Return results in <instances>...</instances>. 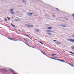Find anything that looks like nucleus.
Returning <instances> with one entry per match:
<instances>
[{
  "mask_svg": "<svg viewBox=\"0 0 74 74\" xmlns=\"http://www.w3.org/2000/svg\"><path fill=\"white\" fill-rule=\"evenodd\" d=\"M73 55H74V53H73Z\"/></svg>",
  "mask_w": 74,
  "mask_h": 74,
  "instance_id": "nucleus-39",
  "label": "nucleus"
},
{
  "mask_svg": "<svg viewBox=\"0 0 74 74\" xmlns=\"http://www.w3.org/2000/svg\"><path fill=\"white\" fill-rule=\"evenodd\" d=\"M41 52L42 53H44V52L43 51H41Z\"/></svg>",
  "mask_w": 74,
  "mask_h": 74,
  "instance_id": "nucleus-27",
  "label": "nucleus"
},
{
  "mask_svg": "<svg viewBox=\"0 0 74 74\" xmlns=\"http://www.w3.org/2000/svg\"><path fill=\"white\" fill-rule=\"evenodd\" d=\"M58 60L59 61H60V62H64V60Z\"/></svg>",
  "mask_w": 74,
  "mask_h": 74,
  "instance_id": "nucleus-9",
  "label": "nucleus"
},
{
  "mask_svg": "<svg viewBox=\"0 0 74 74\" xmlns=\"http://www.w3.org/2000/svg\"><path fill=\"white\" fill-rule=\"evenodd\" d=\"M62 26H63V27H66V26L64 25H62Z\"/></svg>",
  "mask_w": 74,
  "mask_h": 74,
  "instance_id": "nucleus-16",
  "label": "nucleus"
},
{
  "mask_svg": "<svg viewBox=\"0 0 74 74\" xmlns=\"http://www.w3.org/2000/svg\"><path fill=\"white\" fill-rule=\"evenodd\" d=\"M70 53H71V54H72L73 55V54H74V53H73L70 52Z\"/></svg>",
  "mask_w": 74,
  "mask_h": 74,
  "instance_id": "nucleus-22",
  "label": "nucleus"
},
{
  "mask_svg": "<svg viewBox=\"0 0 74 74\" xmlns=\"http://www.w3.org/2000/svg\"><path fill=\"white\" fill-rule=\"evenodd\" d=\"M4 20L5 21H7V20L6 18H5Z\"/></svg>",
  "mask_w": 74,
  "mask_h": 74,
  "instance_id": "nucleus-21",
  "label": "nucleus"
},
{
  "mask_svg": "<svg viewBox=\"0 0 74 74\" xmlns=\"http://www.w3.org/2000/svg\"><path fill=\"white\" fill-rule=\"evenodd\" d=\"M72 15L73 16H74V14H72Z\"/></svg>",
  "mask_w": 74,
  "mask_h": 74,
  "instance_id": "nucleus-25",
  "label": "nucleus"
},
{
  "mask_svg": "<svg viewBox=\"0 0 74 74\" xmlns=\"http://www.w3.org/2000/svg\"><path fill=\"white\" fill-rule=\"evenodd\" d=\"M47 28L48 29H52V27H47Z\"/></svg>",
  "mask_w": 74,
  "mask_h": 74,
  "instance_id": "nucleus-10",
  "label": "nucleus"
},
{
  "mask_svg": "<svg viewBox=\"0 0 74 74\" xmlns=\"http://www.w3.org/2000/svg\"><path fill=\"white\" fill-rule=\"evenodd\" d=\"M43 54H44V55H45V53H43Z\"/></svg>",
  "mask_w": 74,
  "mask_h": 74,
  "instance_id": "nucleus-33",
  "label": "nucleus"
},
{
  "mask_svg": "<svg viewBox=\"0 0 74 74\" xmlns=\"http://www.w3.org/2000/svg\"><path fill=\"white\" fill-rule=\"evenodd\" d=\"M22 1L23 3H25V2H26V1H23V0H22Z\"/></svg>",
  "mask_w": 74,
  "mask_h": 74,
  "instance_id": "nucleus-18",
  "label": "nucleus"
},
{
  "mask_svg": "<svg viewBox=\"0 0 74 74\" xmlns=\"http://www.w3.org/2000/svg\"><path fill=\"white\" fill-rule=\"evenodd\" d=\"M14 41H18V40H14Z\"/></svg>",
  "mask_w": 74,
  "mask_h": 74,
  "instance_id": "nucleus-31",
  "label": "nucleus"
},
{
  "mask_svg": "<svg viewBox=\"0 0 74 74\" xmlns=\"http://www.w3.org/2000/svg\"><path fill=\"white\" fill-rule=\"evenodd\" d=\"M25 43V44H26V45H28V44H27V43Z\"/></svg>",
  "mask_w": 74,
  "mask_h": 74,
  "instance_id": "nucleus-30",
  "label": "nucleus"
},
{
  "mask_svg": "<svg viewBox=\"0 0 74 74\" xmlns=\"http://www.w3.org/2000/svg\"><path fill=\"white\" fill-rule=\"evenodd\" d=\"M13 22H14V21L13 20Z\"/></svg>",
  "mask_w": 74,
  "mask_h": 74,
  "instance_id": "nucleus-38",
  "label": "nucleus"
},
{
  "mask_svg": "<svg viewBox=\"0 0 74 74\" xmlns=\"http://www.w3.org/2000/svg\"><path fill=\"white\" fill-rule=\"evenodd\" d=\"M18 30L19 32H21V30H20L19 29H18Z\"/></svg>",
  "mask_w": 74,
  "mask_h": 74,
  "instance_id": "nucleus-28",
  "label": "nucleus"
},
{
  "mask_svg": "<svg viewBox=\"0 0 74 74\" xmlns=\"http://www.w3.org/2000/svg\"><path fill=\"white\" fill-rule=\"evenodd\" d=\"M14 11V9L12 8L10 9V12H11L12 11Z\"/></svg>",
  "mask_w": 74,
  "mask_h": 74,
  "instance_id": "nucleus-7",
  "label": "nucleus"
},
{
  "mask_svg": "<svg viewBox=\"0 0 74 74\" xmlns=\"http://www.w3.org/2000/svg\"><path fill=\"white\" fill-rule=\"evenodd\" d=\"M56 44H61V43L60 42H57Z\"/></svg>",
  "mask_w": 74,
  "mask_h": 74,
  "instance_id": "nucleus-11",
  "label": "nucleus"
},
{
  "mask_svg": "<svg viewBox=\"0 0 74 74\" xmlns=\"http://www.w3.org/2000/svg\"><path fill=\"white\" fill-rule=\"evenodd\" d=\"M71 48L72 49H74V46H71Z\"/></svg>",
  "mask_w": 74,
  "mask_h": 74,
  "instance_id": "nucleus-15",
  "label": "nucleus"
},
{
  "mask_svg": "<svg viewBox=\"0 0 74 74\" xmlns=\"http://www.w3.org/2000/svg\"><path fill=\"white\" fill-rule=\"evenodd\" d=\"M55 55H56V54H51V56H55Z\"/></svg>",
  "mask_w": 74,
  "mask_h": 74,
  "instance_id": "nucleus-6",
  "label": "nucleus"
},
{
  "mask_svg": "<svg viewBox=\"0 0 74 74\" xmlns=\"http://www.w3.org/2000/svg\"><path fill=\"white\" fill-rule=\"evenodd\" d=\"M56 10H58V11H59V10L58 9L56 8Z\"/></svg>",
  "mask_w": 74,
  "mask_h": 74,
  "instance_id": "nucleus-23",
  "label": "nucleus"
},
{
  "mask_svg": "<svg viewBox=\"0 0 74 74\" xmlns=\"http://www.w3.org/2000/svg\"><path fill=\"white\" fill-rule=\"evenodd\" d=\"M53 16H55V15H53Z\"/></svg>",
  "mask_w": 74,
  "mask_h": 74,
  "instance_id": "nucleus-34",
  "label": "nucleus"
},
{
  "mask_svg": "<svg viewBox=\"0 0 74 74\" xmlns=\"http://www.w3.org/2000/svg\"><path fill=\"white\" fill-rule=\"evenodd\" d=\"M11 14H14V12H11Z\"/></svg>",
  "mask_w": 74,
  "mask_h": 74,
  "instance_id": "nucleus-17",
  "label": "nucleus"
},
{
  "mask_svg": "<svg viewBox=\"0 0 74 74\" xmlns=\"http://www.w3.org/2000/svg\"><path fill=\"white\" fill-rule=\"evenodd\" d=\"M24 40L25 41H27V40H26L25 39H24Z\"/></svg>",
  "mask_w": 74,
  "mask_h": 74,
  "instance_id": "nucleus-29",
  "label": "nucleus"
},
{
  "mask_svg": "<svg viewBox=\"0 0 74 74\" xmlns=\"http://www.w3.org/2000/svg\"><path fill=\"white\" fill-rule=\"evenodd\" d=\"M7 18L8 20H10V18L7 17Z\"/></svg>",
  "mask_w": 74,
  "mask_h": 74,
  "instance_id": "nucleus-24",
  "label": "nucleus"
},
{
  "mask_svg": "<svg viewBox=\"0 0 74 74\" xmlns=\"http://www.w3.org/2000/svg\"><path fill=\"white\" fill-rule=\"evenodd\" d=\"M47 34H48V35H51L52 34L50 33H47Z\"/></svg>",
  "mask_w": 74,
  "mask_h": 74,
  "instance_id": "nucleus-14",
  "label": "nucleus"
},
{
  "mask_svg": "<svg viewBox=\"0 0 74 74\" xmlns=\"http://www.w3.org/2000/svg\"><path fill=\"white\" fill-rule=\"evenodd\" d=\"M66 19H67V18H66Z\"/></svg>",
  "mask_w": 74,
  "mask_h": 74,
  "instance_id": "nucleus-37",
  "label": "nucleus"
},
{
  "mask_svg": "<svg viewBox=\"0 0 74 74\" xmlns=\"http://www.w3.org/2000/svg\"><path fill=\"white\" fill-rule=\"evenodd\" d=\"M68 40L69 41H70V42H74V39H68Z\"/></svg>",
  "mask_w": 74,
  "mask_h": 74,
  "instance_id": "nucleus-1",
  "label": "nucleus"
},
{
  "mask_svg": "<svg viewBox=\"0 0 74 74\" xmlns=\"http://www.w3.org/2000/svg\"><path fill=\"white\" fill-rule=\"evenodd\" d=\"M35 32H39V30L38 29H36L35 30Z\"/></svg>",
  "mask_w": 74,
  "mask_h": 74,
  "instance_id": "nucleus-12",
  "label": "nucleus"
},
{
  "mask_svg": "<svg viewBox=\"0 0 74 74\" xmlns=\"http://www.w3.org/2000/svg\"><path fill=\"white\" fill-rule=\"evenodd\" d=\"M46 32H48L49 33H53V31H52L48 30H46Z\"/></svg>",
  "mask_w": 74,
  "mask_h": 74,
  "instance_id": "nucleus-2",
  "label": "nucleus"
},
{
  "mask_svg": "<svg viewBox=\"0 0 74 74\" xmlns=\"http://www.w3.org/2000/svg\"><path fill=\"white\" fill-rule=\"evenodd\" d=\"M56 58H58L57 57H54L53 58H51L52 59H54V60H59L58 59H56Z\"/></svg>",
  "mask_w": 74,
  "mask_h": 74,
  "instance_id": "nucleus-4",
  "label": "nucleus"
},
{
  "mask_svg": "<svg viewBox=\"0 0 74 74\" xmlns=\"http://www.w3.org/2000/svg\"><path fill=\"white\" fill-rule=\"evenodd\" d=\"M72 37H74V34L72 35Z\"/></svg>",
  "mask_w": 74,
  "mask_h": 74,
  "instance_id": "nucleus-32",
  "label": "nucleus"
},
{
  "mask_svg": "<svg viewBox=\"0 0 74 74\" xmlns=\"http://www.w3.org/2000/svg\"><path fill=\"white\" fill-rule=\"evenodd\" d=\"M33 25H29L28 26V27H33Z\"/></svg>",
  "mask_w": 74,
  "mask_h": 74,
  "instance_id": "nucleus-5",
  "label": "nucleus"
},
{
  "mask_svg": "<svg viewBox=\"0 0 74 74\" xmlns=\"http://www.w3.org/2000/svg\"><path fill=\"white\" fill-rule=\"evenodd\" d=\"M28 15H33L32 13H28Z\"/></svg>",
  "mask_w": 74,
  "mask_h": 74,
  "instance_id": "nucleus-8",
  "label": "nucleus"
},
{
  "mask_svg": "<svg viewBox=\"0 0 74 74\" xmlns=\"http://www.w3.org/2000/svg\"><path fill=\"white\" fill-rule=\"evenodd\" d=\"M39 42H40V43H41L42 45H43V44L42 42L40 41Z\"/></svg>",
  "mask_w": 74,
  "mask_h": 74,
  "instance_id": "nucleus-19",
  "label": "nucleus"
},
{
  "mask_svg": "<svg viewBox=\"0 0 74 74\" xmlns=\"http://www.w3.org/2000/svg\"><path fill=\"white\" fill-rule=\"evenodd\" d=\"M9 70L10 71H11V72H12V73H14V71L12 70V69H11V68Z\"/></svg>",
  "mask_w": 74,
  "mask_h": 74,
  "instance_id": "nucleus-3",
  "label": "nucleus"
},
{
  "mask_svg": "<svg viewBox=\"0 0 74 74\" xmlns=\"http://www.w3.org/2000/svg\"><path fill=\"white\" fill-rule=\"evenodd\" d=\"M14 18V17H12V18Z\"/></svg>",
  "mask_w": 74,
  "mask_h": 74,
  "instance_id": "nucleus-36",
  "label": "nucleus"
},
{
  "mask_svg": "<svg viewBox=\"0 0 74 74\" xmlns=\"http://www.w3.org/2000/svg\"><path fill=\"white\" fill-rule=\"evenodd\" d=\"M9 39L10 40H13V39L12 38H9Z\"/></svg>",
  "mask_w": 74,
  "mask_h": 74,
  "instance_id": "nucleus-20",
  "label": "nucleus"
},
{
  "mask_svg": "<svg viewBox=\"0 0 74 74\" xmlns=\"http://www.w3.org/2000/svg\"><path fill=\"white\" fill-rule=\"evenodd\" d=\"M11 25H12V26H13V27H15V26L14 25H13V24H12V23H11Z\"/></svg>",
  "mask_w": 74,
  "mask_h": 74,
  "instance_id": "nucleus-13",
  "label": "nucleus"
},
{
  "mask_svg": "<svg viewBox=\"0 0 74 74\" xmlns=\"http://www.w3.org/2000/svg\"><path fill=\"white\" fill-rule=\"evenodd\" d=\"M53 41H54V42H56V40H53Z\"/></svg>",
  "mask_w": 74,
  "mask_h": 74,
  "instance_id": "nucleus-26",
  "label": "nucleus"
},
{
  "mask_svg": "<svg viewBox=\"0 0 74 74\" xmlns=\"http://www.w3.org/2000/svg\"><path fill=\"white\" fill-rule=\"evenodd\" d=\"M27 36H28V37H29V36H28V35H27Z\"/></svg>",
  "mask_w": 74,
  "mask_h": 74,
  "instance_id": "nucleus-35",
  "label": "nucleus"
}]
</instances>
